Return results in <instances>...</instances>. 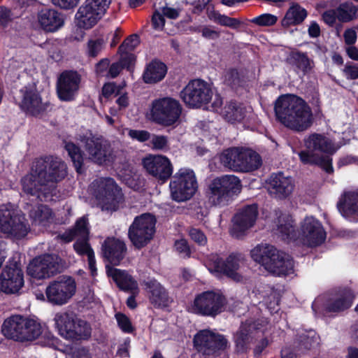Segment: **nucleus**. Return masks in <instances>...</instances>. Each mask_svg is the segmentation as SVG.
Masks as SVG:
<instances>
[{
    "label": "nucleus",
    "instance_id": "nucleus-41",
    "mask_svg": "<svg viewBox=\"0 0 358 358\" xmlns=\"http://www.w3.org/2000/svg\"><path fill=\"white\" fill-rule=\"evenodd\" d=\"M224 118L231 123L241 122L245 115V110L242 105L236 102L227 103L221 112Z\"/></svg>",
    "mask_w": 358,
    "mask_h": 358
},
{
    "label": "nucleus",
    "instance_id": "nucleus-43",
    "mask_svg": "<svg viewBox=\"0 0 358 358\" xmlns=\"http://www.w3.org/2000/svg\"><path fill=\"white\" fill-rule=\"evenodd\" d=\"M206 15L208 19L221 26L227 27L231 29H236L241 25V21L236 18L230 17L226 15L221 14L213 8H208Z\"/></svg>",
    "mask_w": 358,
    "mask_h": 358
},
{
    "label": "nucleus",
    "instance_id": "nucleus-26",
    "mask_svg": "<svg viewBox=\"0 0 358 358\" xmlns=\"http://www.w3.org/2000/svg\"><path fill=\"white\" fill-rule=\"evenodd\" d=\"M80 83V77L76 71H65L59 78L57 94L59 99L69 101L74 99Z\"/></svg>",
    "mask_w": 358,
    "mask_h": 358
},
{
    "label": "nucleus",
    "instance_id": "nucleus-60",
    "mask_svg": "<svg viewBox=\"0 0 358 358\" xmlns=\"http://www.w3.org/2000/svg\"><path fill=\"white\" fill-rule=\"evenodd\" d=\"M120 90V86H117L115 83H108L103 85L102 94L106 97H109L112 95L118 94Z\"/></svg>",
    "mask_w": 358,
    "mask_h": 358
},
{
    "label": "nucleus",
    "instance_id": "nucleus-28",
    "mask_svg": "<svg viewBox=\"0 0 358 358\" xmlns=\"http://www.w3.org/2000/svg\"><path fill=\"white\" fill-rule=\"evenodd\" d=\"M251 320L241 324L234 335V341L238 350L243 351L253 342L263 336V330Z\"/></svg>",
    "mask_w": 358,
    "mask_h": 358
},
{
    "label": "nucleus",
    "instance_id": "nucleus-27",
    "mask_svg": "<svg viewBox=\"0 0 358 358\" xmlns=\"http://www.w3.org/2000/svg\"><path fill=\"white\" fill-rule=\"evenodd\" d=\"M17 101L22 110L32 115L39 114L43 109L41 99L34 86L22 87Z\"/></svg>",
    "mask_w": 358,
    "mask_h": 358
},
{
    "label": "nucleus",
    "instance_id": "nucleus-33",
    "mask_svg": "<svg viewBox=\"0 0 358 358\" xmlns=\"http://www.w3.org/2000/svg\"><path fill=\"white\" fill-rule=\"evenodd\" d=\"M103 17L102 14L85 1L76 14V20L79 27L88 29L96 24Z\"/></svg>",
    "mask_w": 358,
    "mask_h": 358
},
{
    "label": "nucleus",
    "instance_id": "nucleus-4",
    "mask_svg": "<svg viewBox=\"0 0 358 358\" xmlns=\"http://www.w3.org/2000/svg\"><path fill=\"white\" fill-rule=\"evenodd\" d=\"M306 150L298 152L301 162L304 164H315L320 166L327 173L333 172L331 159L322 153H333L335 148L331 141L326 136L319 134H312L304 139Z\"/></svg>",
    "mask_w": 358,
    "mask_h": 358
},
{
    "label": "nucleus",
    "instance_id": "nucleus-9",
    "mask_svg": "<svg viewBox=\"0 0 358 358\" xmlns=\"http://www.w3.org/2000/svg\"><path fill=\"white\" fill-rule=\"evenodd\" d=\"M223 166L234 171L249 172L261 165L260 156L256 152L242 148H231L220 155Z\"/></svg>",
    "mask_w": 358,
    "mask_h": 358
},
{
    "label": "nucleus",
    "instance_id": "nucleus-30",
    "mask_svg": "<svg viewBox=\"0 0 358 358\" xmlns=\"http://www.w3.org/2000/svg\"><path fill=\"white\" fill-rule=\"evenodd\" d=\"M337 207L344 217L358 222V188L345 190L341 194Z\"/></svg>",
    "mask_w": 358,
    "mask_h": 358
},
{
    "label": "nucleus",
    "instance_id": "nucleus-25",
    "mask_svg": "<svg viewBox=\"0 0 358 358\" xmlns=\"http://www.w3.org/2000/svg\"><path fill=\"white\" fill-rule=\"evenodd\" d=\"M145 170L152 176L162 180H167L173 173L170 160L165 156L149 155L143 161Z\"/></svg>",
    "mask_w": 358,
    "mask_h": 358
},
{
    "label": "nucleus",
    "instance_id": "nucleus-17",
    "mask_svg": "<svg viewBox=\"0 0 358 358\" xmlns=\"http://www.w3.org/2000/svg\"><path fill=\"white\" fill-rule=\"evenodd\" d=\"M213 96L210 84L201 79L191 80L180 92L184 103L192 108H199L208 103Z\"/></svg>",
    "mask_w": 358,
    "mask_h": 358
},
{
    "label": "nucleus",
    "instance_id": "nucleus-11",
    "mask_svg": "<svg viewBox=\"0 0 358 358\" xmlns=\"http://www.w3.org/2000/svg\"><path fill=\"white\" fill-rule=\"evenodd\" d=\"M0 229L7 236L15 238H24L30 227L24 215L19 214L11 203L0 205Z\"/></svg>",
    "mask_w": 358,
    "mask_h": 358
},
{
    "label": "nucleus",
    "instance_id": "nucleus-51",
    "mask_svg": "<svg viewBox=\"0 0 358 358\" xmlns=\"http://www.w3.org/2000/svg\"><path fill=\"white\" fill-rule=\"evenodd\" d=\"M317 344V337L314 331H309L301 336L300 346L306 350L310 349Z\"/></svg>",
    "mask_w": 358,
    "mask_h": 358
},
{
    "label": "nucleus",
    "instance_id": "nucleus-29",
    "mask_svg": "<svg viewBox=\"0 0 358 358\" xmlns=\"http://www.w3.org/2000/svg\"><path fill=\"white\" fill-rule=\"evenodd\" d=\"M294 184L290 177L285 176L282 173L272 175L267 183L268 193L276 199H285L293 192Z\"/></svg>",
    "mask_w": 358,
    "mask_h": 358
},
{
    "label": "nucleus",
    "instance_id": "nucleus-14",
    "mask_svg": "<svg viewBox=\"0 0 358 358\" xmlns=\"http://www.w3.org/2000/svg\"><path fill=\"white\" fill-rule=\"evenodd\" d=\"M182 108L180 103L171 97L155 99L152 102L149 119L163 126H171L179 119Z\"/></svg>",
    "mask_w": 358,
    "mask_h": 358
},
{
    "label": "nucleus",
    "instance_id": "nucleus-22",
    "mask_svg": "<svg viewBox=\"0 0 358 358\" xmlns=\"http://www.w3.org/2000/svg\"><path fill=\"white\" fill-rule=\"evenodd\" d=\"M194 344L198 351L204 355H210L217 350L224 349L227 345V341L221 334L209 329H203L194 336Z\"/></svg>",
    "mask_w": 358,
    "mask_h": 358
},
{
    "label": "nucleus",
    "instance_id": "nucleus-2",
    "mask_svg": "<svg viewBox=\"0 0 358 358\" xmlns=\"http://www.w3.org/2000/svg\"><path fill=\"white\" fill-rule=\"evenodd\" d=\"M277 119L286 127L296 131L307 130L313 123L311 108L301 98L294 95H283L275 101Z\"/></svg>",
    "mask_w": 358,
    "mask_h": 358
},
{
    "label": "nucleus",
    "instance_id": "nucleus-46",
    "mask_svg": "<svg viewBox=\"0 0 358 358\" xmlns=\"http://www.w3.org/2000/svg\"><path fill=\"white\" fill-rule=\"evenodd\" d=\"M338 20L341 22L352 20L356 15L357 10L350 3L341 4L336 9Z\"/></svg>",
    "mask_w": 358,
    "mask_h": 358
},
{
    "label": "nucleus",
    "instance_id": "nucleus-54",
    "mask_svg": "<svg viewBox=\"0 0 358 358\" xmlns=\"http://www.w3.org/2000/svg\"><path fill=\"white\" fill-rule=\"evenodd\" d=\"M113 0H85V1L103 16L107 13Z\"/></svg>",
    "mask_w": 358,
    "mask_h": 358
},
{
    "label": "nucleus",
    "instance_id": "nucleus-20",
    "mask_svg": "<svg viewBox=\"0 0 358 358\" xmlns=\"http://www.w3.org/2000/svg\"><path fill=\"white\" fill-rule=\"evenodd\" d=\"M35 164L33 163L29 174L22 179V186L24 193L35 196L40 201H48L52 199V185L47 184L41 173L34 171Z\"/></svg>",
    "mask_w": 358,
    "mask_h": 358
},
{
    "label": "nucleus",
    "instance_id": "nucleus-38",
    "mask_svg": "<svg viewBox=\"0 0 358 358\" xmlns=\"http://www.w3.org/2000/svg\"><path fill=\"white\" fill-rule=\"evenodd\" d=\"M166 73V65L159 61L151 62L146 67L143 78L146 83H156L161 81Z\"/></svg>",
    "mask_w": 358,
    "mask_h": 358
},
{
    "label": "nucleus",
    "instance_id": "nucleus-16",
    "mask_svg": "<svg viewBox=\"0 0 358 358\" xmlns=\"http://www.w3.org/2000/svg\"><path fill=\"white\" fill-rule=\"evenodd\" d=\"M156 219L150 213H144L135 217L128 231L129 238L138 249L145 246L153 238Z\"/></svg>",
    "mask_w": 358,
    "mask_h": 358
},
{
    "label": "nucleus",
    "instance_id": "nucleus-45",
    "mask_svg": "<svg viewBox=\"0 0 358 358\" xmlns=\"http://www.w3.org/2000/svg\"><path fill=\"white\" fill-rule=\"evenodd\" d=\"M65 149L72 159L77 172L81 173L85 157L81 153L80 148L73 143H67L65 145Z\"/></svg>",
    "mask_w": 358,
    "mask_h": 358
},
{
    "label": "nucleus",
    "instance_id": "nucleus-31",
    "mask_svg": "<svg viewBox=\"0 0 358 358\" xmlns=\"http://www.w3.org/2000/svg\"><path fill=\"white\" fill-rule=\"evenodd\" d=\"M150 303L155 307H166L171 302L167 290L155 279H149L143 282Z\"/></svg>",
    "mask_w": 358,
    "mask_h": 358
},
{
    "label": "nucleus",
    "instance_id": "nucleus-12",
    "mask_svg": "<svg viewBox=\"0 0 358 358\" xmlns=\"http://www.w3.org/2000/svg\"><path fill=\"white\" fill-rule=\"evenodd\" d=\"M169 187L172 199L178 202L190 199L198 189V182L193 170L180 169L173 176Z\"/></svg>",
    "mask_w": 358,
    "mask_h": 358
},
{
    "label": "nucleus",
    "instance_id": "nucleus-6",
    "mask_svg": "<svg viewBox=\"0 0 358 358\" xmlns=\"http://www.w3.org/2000/svg\"><path fill=\"white\" fill-rule=\"evenodd\" d=\"M90 190L102 210L115 211L123 203L121 189L111 178L94 180L90 185Z\"/></svg>",
    "mask_w": 358,
    "mask_h": 358
},
{
    "label": "nucleus",
    "instance_id": "nucleus-49",
    "mask_svg": "<svg viewBox=\"0 0 358 358\" xmlns=\"http://www.w3.org/2000/svg\"><path fill=\"white\" fill-rule=\"evenodd\" d=\"M139 43L138 36L136 34L131 35L126 38L119 47V52H131L138 45Z\"/></svg>",
    "mask_w": 358,
    "mask_h": 358
},
{
    "label": "nucleus",
    "instance_id": "nucleus-34",
    "mask_svg": "<svg viewBox=\"0 0 358 358\" xmlns=\"http://www.w3.org/2000/svg\"><path fill=\"white\" fill-rule=\"evenodd\" d=\"M38 22L42 29L54 32L64 25L63 15L55 9H43L38 14Z\"/></svg>",
    "mask_w": 358,
    "mask_h": 358
},
{
    "label": "nucleus",
    "instance_id": "nucleus-44",
    "mask_svg": "<svg viewBox=\"0 0 358 358\" xmlns=\"http://www.w3.org/2000/svg\"><path fill=\"white\" fill-rule=\"evenodd\" d=\"M353 295L348 292L344 296L337 297L329 303L325 308L324 315L331 313H338L351 306Z\"/></svg>",
    "mask_w": 358,
    "mask_h": 358
},
{
    "label": "nucleus",
    "instance_id": "nucleus-39",
    "mask_svg": "<svg viewBox=\"0 0 358 358\" xmlns=\"http://www.w3.org/2000/svg\"><path fill=\"white\" fill-rule=\"evenodd\" d=\"M73 248L79 255L87 257L89 268L92 275H95L96 268L94 252L88 243V238H78L73 244Z\"/></svg>",
    "mask_w": 358,
    "mask_h": 358
},
{
    "label": "nucleus",
    "instance_id": "nucleus-10",
    "mask_svg": "<svg viewBox=\"0 0 358 358\" xmlns=\"http://www.w3.org/2000/svg\"><path fill=\"white\" fill-rule=\"evenodd\" d=\"M244 258L240 254H231L225 260L217 255H211L205 262V266L214 276L220 278L225 275L231 280L239 282L244 280L241 272Z\"/></svg>",
    "mask_w": 358,
    "mask_h": 358
},
{
    "label": "nucleus",
    "instance_id": "nucleus-63",
    "mask_svg": "<svg viewBox=\"0 0 358 358\" xmlns=\"http://www.w3.org/2000/svg\"><path fill=\"white\" fill-rule=\"evenodd\" d=\"M120 62L124 68L130 69L135 60V56L134 54L129 52H120Z\"/></svg>",
    "mask_w": 358,
    "mask_h": 358
},
{
    "label": "nucleus",
    "instance_id": "nucleus-7",
    "mask_svg": "<svg viewBox=\"0 0 358 358\" xmlns=\"http://www.w3.org/2000/svg\"><path fill=\"white\" fill-rule=\"evenodd\" d=\"M241 190V180L238 177L225 175L215 178L210 182L206 191L208 202L214 206H224Z\"/></svg>",
    "mask_w": 358,
    "mask_h": 358
},
{
    "label": "nucleus",
    "instance_id": "nucleus-40",
    "mask_svg": "<svg viewBox=\"0 0 358 358\" xmlns=\"http://www.w3.org/2000/svg\"><path fill=\"white\" fill-rule=\"evenodd\" d=\"M29 216L34 224L42 227H46L53 220L52 210L45 205H40L33 208Z\"/></svg>",
    "mask_w": 358,
    "mask_h": 358
},
{
    "label": "nucleus",
    "instance_id": "nucleus-62",
    "mask_svg": "<svg viewBox=\"0 0 358 358\" xmlns=\"http://www.w3.org/2000/svg\"><path fill=\"white\" fill-rule=\"evenodd\" d=\"M175 248L183 257H189L190 250L185 239L176 241L175 243Z\"/></svg>",
    "mask_w": 358,
    "mask_h": 358
},
{
    "label": "nucleus",
    "instance_id": "nucleus-8",
    "mask_svg": "<svg viewBox=\"0 0 358 358\" xmlns=\"http://www.w3.org/2000/svg\"><path fill=\"white\" fill-rule=\"evenodd\" d=\"M55 327L59 334L72 341L84 340L91 335L90 325L70 311H59L54 316Z\"/></svg>",
    "mask_w": 358,
    "mask_h": 358
},
{
    "label": "nucleus",
    "instance_id": "nucleus-37",
    "mask_svg": "<svg viewBox=\"0 0 358 358\" xmlns=\"http://www.w3.org/2000/svg\"><path fill=\"white\" fill-rule=\"evenodd\" d=\"M90 226L88 219L83 216L79 218L73 228L66 231L61 235L62 239L66 242H70L75 238H89Z\"/></svg>",
    "mask_w": 358,
    "mask_h": 358
},
{
    "label": "nucleus",
    "instance_id": "nucleus-19",
    "mask_svg": "<svg viewBox=\"0 0 358 358\" xmlns=\"http://www.w3.org/2000/svg\"><path fill=\"white\" fill-rule=\"evenodd\" d=\"M34 163V171L41 174L47 184L52 185V192L55 189L54 182L62 180L66 176V166L58 157L49 156L38 159Z\"/></svg>",
    "mask_w": 358,
    "mask_h": 358
},
{
    "label": "nucleus",
    "instance_id": "nucleus-21",
    "mask_svg": "<svg viewBox=\"0 0 358 358\" xmlns=\"http://www.w3.org/2000/svg\"><path fill=\"white\" fill-rule=\"evenodd\" d=\"M59 261L57 255L38 256L29 262L27 273L38 280L48 278L59 272Z\"/></svg>",
    "mask_w": 358,
    "mask_h": 358
},
{
    "label": "nucleus",
    "instance_id": "nucleus-55",
    "mask_svg": "<svg viewBox=\"0 0 358 358\" xmlns=\"http://www.w3.org/2000/svg\"><path fill=\"white\" fill-rule=\"evenodd\" d=\"M264 302L271 313L278 311L279 299L275 291L271 290L270 294L264 299Z\"/></svg>",
    "mask_w": 358,
    "mask_h": 358
},
{
    "label": "nucleus",
    "instance_id": "nucleus-59",
    "mask_svg": "<svg viewBox=\"0 0 358 358\" xmlns=\"http://www.w3.org/2000/svg\"><path fill=\"white\" fill-rule=\"evenodd\" d=\"M152 23L154 29L157 30L163 29L165 24V20L163 14L159 10H155V12L153 13L152 17Z\"/></svg>",
    "mask_w": 358,
    "mask_h": 358
},
{
    "label": "nucleus",
    "instance_id": "nucleus-5",
    "mask_svg": "<svg viewBox=\"0 0 358 358\" xmlns=\"http://www.w3.org/2000/svg\"><path fill=\"white\" fill-rule=\"evenodd\" d=\"M1 331L8 339L27 343L38 338L43 334V327L36 319L15 315L4 320Z\"/></svg>",
    "mask_w": 358,
    "mask_h": 358
},
{
    "label": "nucleus",
    "instance_id": "nucleus-56",
    "mask_svg": "<svg viewBox=\"0 0 358 358\" xmlns=\"http://www.w3.org/2000/svg\"><path fill=\"white\" fill-rule=\"evenodd\" d=\"M119 327L126 333H131L133 331V327L129 319L124 314L117 313L115 315Z\"/></svg>",
    "mask_w": 358,
    "mask_h": 358
},
{
    "label": "nucleus",
    "instance_id": "nucleus-18",
    "mask_svg": "<svg viewBox=\"0 0 358 358\" xmlns=\"http://www.w3.org/2000/svg\"><path fill=\"white\" fill-rule=\"evenodd\" d=\"M76 283L69 276H62L51 282L45 289L47 301L52 305L63 306L75 294Z\"/></svg>",
    "mask_w": 358,
    "mask_h": 358
},
{
    "label": "nucleus",
    "instance_id": "nucleus-53",
    "mask_svg": "<svg viewBox=\"0 0 358 358\" xmlns=\"http://www.w3.org/2000/svg\"><path fill=\"white\" fill-rule=\"evenodd\" d=\"M150 143L155 150H164L169 148L168 138L163 135L152 136Z\"/></svg>",
    "mask_w": 358,
    "mask_h": 358
},
{
    "label": "nucleus",
    "instance_id": "nucleus-15",
    "mask_svg": "<svg viewBox=\"0 0 358 358\" xmlns=\"http://www.w3.org/2000/svg\"><path fill=\"white\" fill-rule=\"evenodd\" d=\"M226 303V299L221 293L206 291L195 296L189 310L202 316L215 317L224 310Z\"/></svg>",
    "mask_w": 358,
    "mask_h": 358
},
{
    "label": "nucleus",
    "instance_id": "nucleus-35",
    "mask_svg": "<svg viewBox=\"0 0 358 358\" xmlns=\"http://www.w3.org/2000/svg\"><path fill=\"white\" fill-rule=\"evenodd\" d=\"M107 273L115 282L117 285L122 290L138 294L139 289L137 282L124 271L106 266Z\"/></svg>",
    "mask_w": 358,
    "mask_h": 358
},
{
    "label": "nucleus",
    "instance_id": "nucleus-61",
    "mask_svg": "<svg viewBox=\"0 0 358 358\" xmlns=\"http://www.w3.org/2000/svg\"><path fill=\"white\" fill-rule=\"evenodd\" d=\"M191 238L199 245H205L207 242V238L204 234L199 229L192 228L189 232Z\"/></svg>",
    "mask_w": 358,
    "mask_h": 358
},
{
    "label": "nucleus",
    "instance_id": "nucleus-57",
    "mask_svg": "<svg viewBox=\"0 0 358 358\" xmlns=\"http://www.w3.org/2000/svg\"><path fill=\"white\" fill-rule=\"evenodd\" d=\"M224 81L232 87L238 85L241 81L238 71L236 69L227 71L224 75Z\"/></svg>",
    "mask_w": 358,
    "mask_h": 358
},
{
    "label": "nucleus",
    "instance_id": "nucleus-52",
    "mask_svg": "<svg viewBox=\"0 0 358 358\" xmlns=\"http://www.w3.org/2000/svg\"><path fill=\"white\" fill-rule=\"evenodd\" d=\"M126 131L131 139L136 140L139 142H145L150 138V133L145 130L124 129L122 134H124Z\"/></svg>",
    "mask_w": 358,
    "mask_h": 358
},
{
    "label": "nucleus",
    "instance_id": "nucleus-47",
    "mask_svg": "<svg viewBox=\"0 0 358 358\" xmlns=\"http://www.w3.org/2000/svg\"><path fill=\"white\" fill-rule=\"evenodd\" d=\"M292 59L298 69L304 73L309 72L313 67V62L306 54L294 52L292 55Z\"/></svg>",
    "mask_w": 358,
    "mask_h": 358
},
{
    "label": "nucleus",
    "instance_id": "nucleus-13",
    "mask_svg": "<svg viewBox=\"0 0 358 358\" xmlns=\"http://www.w3.org/2000/svg\"><path fill=\"white\" fill-rule=\"evenodd\" d=\"M80 142L84 148L88 158L98 164L108 165L115 159L110 145L106 141L96 137L90 131L80 136Z\"/></svg>",
    "mask_w": 358,
    "mask_h": 358
},
{
    "label": "nucleus",
    "instance_id": "nucleus-50",
    "mask_svg": "<svg viewBox=\"0 0 358 358\" xmlns=\"http://www.w3.org/2000/svg\"><path fill=\"white\" fill-rule=\"evenodd\" d=\"M278 17L270 13H264L253 18L251 22L259 26H272L276 23Z\"/></svg>",
    "mask_w": 358,
    "mask_h": 358
},
{
    "label": "nucleus",
    "instance_id": "nucleus-23",
    "mask_svg": "<svg viewBox=\"0 0 358 358\" xmlns=\"http://www.w3.org/2000/svg\"><path fill=\"white\" fill-rule=\"evenodd\" d=\"M1 289L7 294L17 293L24 285V275L21 268L16 264L6 266L0 278Z\"/></svg>",
    "mask_w": 358,
    "mask_h": 358
},
{
    "label": "nucleus",
    "instance_id": "nucleus-24",
    "mask_svg": "<svg viewBox=\"0 0 358 358\" xmlns=\"http://www.w3.org/2000/svg\"><path fill=\"white\" fill-rule=\"evenodd\" d=\"M257 206L255 204L247 206L237 213L233 218V227L231 234L233 236L241 238L244 232L251 228L257 217Z\"/></svg>",
    "mask_w": 358,
    "mask_h": 358
},
{
    "label": "nucleus",
    "instance_id": "nucleus-48",
    "mask_svg": "<svg viewBox=\"0 0 358 358\" xmlns=\"http://www.w3.org/2000/svg\"><path fill=\"white\" fill-rule=\"evenodd\" d=\"M105 42L103 39H92L87 43V54L90 57L97 56L103 49Z\"/></svg>",
    "mask_w": 358,
    "mask_h": 358
},
{
    "label": "nucleus",
    "instance_id": "nucleus-3",
    "mask_svg": "<svg viewBox=\"0 0 358 358\" xmlns=\"http://www.w3.org/2000/svg\"><path fill=\"white\" fill-rule=\"evenodd\" d=\"M250 255L255 262L275 275H288L294 273V262L291 257L271 245L259 244L250 251Z\"/></svg>",
    "mask_w": 358,
    "mask_h": 358
},
{
    "label": "nucleus",
    "instance_id": "nucleus-1",
    "mask_svg": "<svg viewBox=\"0 0 358 358\" xmlns=\"http://www.w3.org/2000/svg\"><path fill=\"white\" fill-rule=\"evenodd\" d=\"M277 231L285 240L315 248L322 245L327 238L322 222L315 217H305L300 222L298 233L294 229V220L289 213H280L277 220Z\"/></svg>",
    "mask_w": 358,
    "mask_h": 358
},
{
    "label": "nucleus",
    "instance_id": "nucleus-36",
    "mask_svg": "<svg viewBox=\"0 0 358 358\" xmlns=\"http://www.w3.org/2000/svg\"><path fill=\"white\" fill-rule=\"evenodd\" d=\"M13 10L0 7V25L6 27L15 17L22 15L24 10L30 5L32 0H13Z\"/></svg>",
    "mask_w": 358,
    "mask_h": 358
},
{
    "label": "nucleus",
    "instance_id": "nucleus-58",
    "mask_svg": "<svg viewBox=\"0 0 358 358\" xmlns=\"http://www.w3.org/2000/svg\"><path fill=\"white\" fill-rule=\"evenodd\" d=\"M344 76L348 80H355L358 78V66L347 63L343 70Z\"/></svg>",
    "mask_w": 358,
    "mask_h": 358
},
{
    "label": "nucleus",
    "instance_id": "nucleus-64",
    "mask_svg": "<svg viewBox=\"0 0 358 358\" xmlns=\"http://www.w3.org/2000/svg\"><path fill=\"white\" fill-rule=\"evenodd\" d=\"M201 35L207 39H217L220 37V34L218 31L208 26H203L201 29Z\"/></svg>",
    "mask_w": 358,
    "mask_h": 358
},
{
    "label": "nucleus",
    "instance_id": "nucleus-32",
    "mask_svg": "<svg viewBox=\"0 0 358 358\" xmlns=\"http://www.w3.org/2000/svg\"><path fill=\"white\" fill-rule=\"evenodd\" d=\"M101 249L103 257L113 264H118L124 258L127 250L124 243L115 238H106Z\"/></svg>",
    "mask_w": 358,
    "mask_h": 358
},
{
    "label": "nucleus",
    "instance_id": "nucleus-42",
    "mask_svg": "<svg viewBox=\"0 0 358 358\" xmlns=\"http://www.w3.org/2000/svg\"><path fill=\"white\" fill-rule=\"evenodd\" d=\"M307 16L306 9L301 6L295 4L292 6L287 11L284 18L282 20L283 27H289L301 23Z\"/></svg>",
    "mask_w": 358,
    "mask_h": 358
}]
</instances>
